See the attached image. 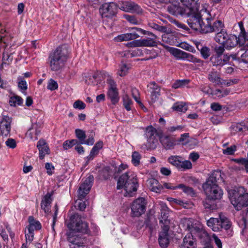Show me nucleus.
I'll list each match as a JSON object with an SVG mask.
<instances>
[{
  "mask_svg": "<svg viewBox=\"0 0 248 248\" xmlns=\"http://www.w3.org/2000/svg\"><path fill=\"white\" fill-rule=\"evenodd\" d=\"M209 5L207 3L203 2L198 6V9L190 12L189 14H186V16L189 17L187 22L190 27L195 30L199 31L203 33L204 27H206V22L202 16V12L209 13L207 10Z\"/></svg>",
  "mask_w": 248,
  "mask_h": 248,
  "instance_id": "nucleus-1",
  "label": "nucleus"
},
{
  "mask_svg": "<svg viewBox=\"0 0 248 248\" xmlns=\"http://www.w3.org/2000/svg\"><path fill=\"white\" fill-rule=\"evenodd\" d=\"M220 177V171L214 170L206 182L203 184L202 187L208 199L217 200L221 198L223 194L222 191L217 184V180Z\"/></svg>",
  "mask_w": 248,
  "mask_h": 248,
  "instance_id": "nucleus-2",
  "label": "nucleus"
},
{
  "mask_svg": "<svg viewBox=\"0 0 248 248\" xmlns=\"http://www.w3.org/2000/svg\"><path fill=\"white\" fill-rule=\"evenodd\" d=\"M138 183L135 174L131 171H128L119 177L117 188L118 189L123 188L125 191V196H133L137 190Z\"/></svg>",
  "mask_w": 248,
  "mask_h": 248,
  "instance_id": "nucleus-3",
  "label": "nucleus"
},
{
  "mask_svg": "<svg viewBox=\"0 0 248 248\" xmlns=\"http://www.w3.org/2000/svg\"><path fill=\"white\" fill-rule=\"evenodd\" d=\"M68 48L66 45L58 47L48 57L51 70L57 71L62 68L68 59Z\"/></svg>",
  "mask_w": 248,
  "mask_h": 248,
  "instance_id": "nucleus-4",
  "label": "nucleus"
},
{
  "mask_svg": "<svg viewBox=\"0 0 248 248\" xmlns=\"http://www.w3.org/2000/svg\"><path fill=\"white\" fill-rule=\"evenodd\" d=\"M229 194L231 202L237 210L248 206V193L243 187L236 188Z\"/></svg>",
  "mask_w": 248,
  "mask_h": 248,
  "instance_id": "nucleus-5",
  "label": "nucleus"
},
{
  "mask_svg": "<svg viewBox=\"0 0 248 248\" xmlns=\"http://www.w3.org/2000/svg\"><path fill=\"white\" fill-rule=\"evenodd\" d=\"M207 225L214 232H218L222 228L228 230L231 226L230 221L223 213L219 214L218 218L211 217L207 220Z\"/></svg>",
  "mask_w": 248,
  "mask_h": 248,
  "instance_id": "nucleus-6",
  "label": "nucleus"
},
{
  "mask_svg": "<svg viewBox=\"0 0 248 248\" xmlns=\"http://www.w3.org/2000/svg\"><path fill=\"white\" fill-rule=\"evenodd\" d=\"M93 181V175H90L79 186L78 190V198L80 200L78 202V209L83 211L86 207L85 202L81 201L89 193Z\"/></svg>",
  "mask_w": 248,
  "mask_h": 248,
  "instance_id": "nucleus-7",
  "label": "nucleus"
},
{
  "mask_svg": "<svg viewBox=\"0 0 248 248\" xmlns=\"http://www.w3.org/2000/svg\"><path fill=\"white\" fill-rule=\"evenodd\" d=\"M132 30H136L137 32L141 33L143 34H147L151 36V37L150 38H147L133 41L132 42L133 46L153 47L157 46V43L156 41L157 37L153 33L148 31L142 30L140 28H132Z\"/></svg>",
  "mask_w": 248,
  "mask_h": 248,
  "instance_id": "nucleus-8",
  "label": "nucleus"
},
{
  "mask_svg": "<svg viewBox=\"0 0 248 248\" xmlns=\"http://www.w3.org/2000/svg\"><path fill=\"white\" fill-rule=\"evenodd\" d=\"M202 16H203V18L205 19L206 24V27H204L203 29V33H206L211 32L213 31H220L221 30H223V24L220 20H217L214 22L213 24H212V21L213 19V17L211 16L210 13H206L205 12H202Z\"/></svg>",
  "mask_w": 248,
  "mask_h": 248,
  "instance_id": "nucleus-9",
  "label": "nucleus"
},
{
  "mask_svg": "<svg viewBox=\"0 0 248 248\" xmlns=\"http://www.w3.org/2000/svg\"><path fill=\"white\" fill-rule=\"evenodd\" d=\"M146 202L144 198H139L133 201L131 205L132 217H140L146 211Z\"/></svg>",
  "mask_w": 248,
  "mask_h": 248,
  "instance_id": "nucleus-10",
  "label": "nucleus"
},
{
  "mask_svg": "<svg viewBox=\"0 0 248 248\" xmlns=\"http://www.w3.org/2000/svg\"><path fill=\"white\" fill-rule=\"evenodd\" d=\"M107 82L108 84V96L112 104H115L119 100V92L116 83L110 76H108Z\"/></svg>",
  "mask_w": 248,
  "mask_h": 248,
  "instance_id": "nucleus-11",
  "label": "nucleus"
},
{
  "mask_svg": "<svg viewBox=\"0 0 248 248\" xmlns=\"http://www.w3.org/2000/svg\"><path fill=\"white\" fill-rule=\"evenodd\" d=\"M231 58L233 60H236L237 56L236 55H230L228 54H224L223 55L212 56L210 61L213 66L221 67L229 63Z\"/></svg>",
  "mask_w": 248,
  "mask_h": 248,
  "instance_id": "nucleus-12",
  "label": "nucleus"
},
{
  "mask_svg": "<svg viewBox=\"0 0 248 248\" xmlns=\"http://www.w3.org/2000/svg\"><path fill=\"white\" fill-rule=\"evenodd\" d=\"M117 6L113 2L105 3L99 9L100 14L103 17H112L117 13Z\"/></svg>",
  "mask_w": 248,
  "mask_h": 248,
  "instance_id": "nucleus-13",
  "label": "nucleus"
},
{
  "mask_svg": "<svg viewBox=\"0 0 248 248\" xmlns=\"http://www.w3.org/2000/svg\"><path fill=\"white\" fill-rule=\"evenodd\" d=\"M12 119L7 115H2L0 118V136L7 137L11 128Z\"/></svg>",
  "mask_w": 248,
  "mask_h": 248,
  "instance_id": "nucleus-14",
  "label": "nucleus"
},
{
  "mask_svg": "<svg viewBox=\"0 0 248 248\" xmlns=\"http://www.w3.org/2000/svg\"><path fill=\"white\" fill-rule=\"evenodd\" d=\"M243 39L244 37L241 35L237 37L235 35L228 34L223 45L226 49L230 50L238 44L243 45V41H243Z\"/></svg>",
  "mask_w": 248,
  "mask_h": 248,
  "instance_id": "nucleus-15",
  "label": "nucleus"
},
{
  "mask_svg": "<svg viewBox=\"0 0 248 248\" xmlns=\"http://www.w3.org/2000/svg\"><path fill=\"white\" fill-rule=\"evenodd\" d=\"M184 226L186 229L190 232V234L196 233L202 229L200 223L192 218H185L183 220Z\"/></svg>",
  "mask_w": 248,
  "mask_h": 248,
  "instance_id": "nucleus-16",
  "label": "nucleus"
},
{
  "mask_svg": "<svg viewBox=\"0 0 248 248\" xmlns=\"http://www.w3.org/2000/svg\"><path fill=\"white\" fill-rule=\"evenodd\" d=\"M160 205L161 207V217L159 218V221L160 223L163 225V226H162V228L165 227L166 225L169 226L170 220L168 219V216L170 211L166 203L161 202Z\"/></svg>",
  "mask_w": 248,
  "mask_h": 248,
  "instance_id": "nucleus-17",
  "label": "nucleus"
},
{
  "mask_svg": "<svg viewBox=\"0 0 248 248\" xmlns=\"http://www.w3.org/2000/svg\"><path fill=\"white\" fill-rule=\"evenodd\" d=\"M146 136L147 138L148 141L152 144L151 147L155 148V143L157 140L156 139L157 131L152 126H149L146 129Z\"/></svg>",
  "mask_w": 248,
  "mask_h": 248,
  "instance_id": "nucleus-18",
  "label": "nucleus"
},
{
  "mask_svg": "<svg viewBox=\"0 0 248 248\" xmlns=\"http://www.w3.org/2000/svg\"><path fill=\"white\" fill-rule=\"evenodd\" d=\"M169 229V226L166 225L165 227L162 228V231L159 233L158 242L160 247L163 248H166L169 243L168 234Z\"/></svg>",
  "mask_w": 248,
  "mask_h": 248,
  "instance_id": "nucleus-19",
  "label": "nucleus"
},
{
  "mask_svg": "<svg viewBox=\"0 0 248 248\" xmlns=\"http://www.w3.org/2000/svg\"><path fill=\"white\" fill-rule=\"evenodd\" d=\"M41 128L37 123L33 124L30 128L26 134V137L32 140L37 139L38 136L40 134Z\"/></svg>",
  "mask_w": 248,
  "mask_h": 248,
  "instance_id": "nucleus-20",
  "label": "nucleus"
},
{
  "mask_svg": "<svg viewBox=\"0 0 248 248\" xmlns=\"http://www.w3.org/2000/svg\"><path fill=\"white\" fill-rule=\"evenodd\" d=\"M37 147L39 152V158L43 159L45 156L50 153V150L46 141L40 139L37 143Z\"/></svg>",
  "mask_w": 248,
  "mask_h": 248,
  "instance_id": "nucleus-21",
  "label": "nucleus"
},
{
  "mask_svg": "<svg viewBox=\"0 0 248 248\" xmlns=\"http://www.w3.org/2000/svg\"><path fill=\"white\" fill-rule=\"evenodd\" d=\"M121 10L125 12H132L137 11L139 6L131 1H121L117 5Z\"/></svg>",
  "mask_w": 248,
  "mask_h": 248,
  "instance_id": "nucleus-22",
  "label": "nucleus"
},
{
  "mask_svg": "<svg viewBox=\"0 0 248 248\" xmlns=\"http://www.w3.org/2000/svg\"><path fill=\"white\" fill-rule=\"evenodd\" d=\"M52 201V195L49 193H47L42 200L41 207L46 214H48L50 213Z\"/></svg>",
  "mask_w": 248,
  "mask_h": 248,
  "instance_id": "nucleus-23",
  "label": "nucleus"
},
{
  "mask_svg": "<svg viewBox=\"0 0 248 248\" xmlns=\"http://www.w3.org/2000/svg\"><path fill=\"white\" fill-rule=\"evenodd\" d=\"M168 12L172 15L178 16L179 15L186 16L188 14L186 11L185 10L184 7L179 4H172L168 6Z\"/></svg>",
  "mask_w": 248,
  "mask_h": 248,
  "instance_id": "nucleus-24",
  "label": "nucleus"
},
{
  "mask_svg": "<svg viewBox=\"0 0 248 248\" xmlns=\"http://www.w3.org/2000/svg\"><path fill=\"white\" fill-rule=\"evenodd\" d=\"M160 141L163 146L167 150L172 149L175 145V140L168 135H163L160 137Z\"/></svg>",
  "mask_w": 248,
  "mask_h": 248,
  "instance_id": "nucleus-25",
  "label": "nucleus"
},
{
  "mask_svg": "<svg viewBox=\"0 0 248 248\" xmlns=\"http://www.w3.org/2000/svg\"><path fill=\"white\" fill-rule=\"evenodd\" d=\"M181 248H196V243L193 235L187 233L184 237Z\"/></svg>",
  "mask_w": 248,
  "mask_h": 248,
  "instance_id": "nucleus-26",
  "label": "nucleus"
},
{
  "mask_svg": "<svg viewBox=\"0 0 248 248\" xmlns=\"http://www.w3.org/2000/svg\"><path fill=\"white\" fill-rule=\"evenodd\" d=\"M166 49L168 50L172 55H173L177 59L184 60L186 52L179 49L167 46L163 44L160 43Z\"/></svg>",
  "mask_w": 248,
  "mask_h": 248,
  "instance_id": "nucleus-27",
  "label": "nucleus"
},
{
  "mask_svg": "<svg viewBox=\"0 0 248 248\" xmlns=\"http://www.w3.org/2000/svg\"><path fill=\"white\" fill-rule=\"evenodd\" d=\"M181 2L185 6V10L186 11V13L189 14L191 11L197 10L198 9V4L197 3L198 0H180Z\"/></svg>",
  "mask_w": 248,
  "mask_h": 248,
  "instance_id": "nucleus-28",
  "label": "nucleus"
},
{
  "mask_svg": "<svg viewBox=\"0 0 248 248\" xmlns=\"http://www.w3.org/2000/svg\"><path fill=\"white\" fill-rule=\"evenodd\" d=\"M140 35L135 31L130 33H127L118 35L114 38V40L116 42H121L133 40L138 38Z\"/></svg>",
  "mask_w": 248,
  "mask_h": 248,
  "instance_id": "nucleus-29",
  "label": "nucleus"
},
{
  "mask_svg": "<svg viewBox=\"0 0 248 248\" xmlns=\"http://www.w3.org/2000/svg\"><path fill=\"white\" fill-rule=\"evenodd\" d=\"M248 130V127L243 123H237L232 124L230 127V131L232 135L236 134H241L244 131Z\"/></svg>",
  "mask_w": 248,
  "mask_h": 248,
  "instance_id": "nucleus-30",
  "label": "nucleus"
},
{
  "mask_svg": "<svg viewBox=\"0 0 248 248\" xmlns=\"http://www.w3.org/2000/svg\"><path fill=\"white\" fill-rule=\"evenodd\" d=\"M149 188L153 192L159 193L163 188L162 186L159 184L158 181L155 178H150L147 181Z\"/></svg>",
  "mask_w": 248,
  "mask_h": 248,
  "instance_id": "nucleus-31",
  "label": "nucleus"
},
{
  "mask_svg": "<svg viewBox=\"0 0 248 248\" xmlns=\"http://www.w3.org/2000/svg\"><path fill=\"white\" fill-rule=\"evenodd\" d=\"M29 226L27 228L28 230L34 232L35 230H39L41 228V225L39 221L35 220L32 216L29 217Z\"/></svg>",
  "mask_w": 248,
  "mask_h": 248,
  "instance_id": "nucleus-32",
  "label": "nucleus"
},
{
  "mask_svg": "<svg viewBox=\"0 0 248 248\" xmlns=\"http://www.w3.org/2000/svg\"><path fill=\"white\" fill-rule=\"evenodd\" d=\"M228 35V34L224 30H221V31L217 33L215 39L216 42L223 45Z\"/></svg>",
  "mask_w": 248,
  "mask_h": 248,
  "instance_id": "nucleus-33",
  "label": "nucleus"
},
{
  "mask_svg": "<svg viewBox=\"0 0 248 248\" xmlns=\"http://www.w3.org/2000/svg\"><path fill=\"white\" fill-rule=\"evenodd\" d=\"M236 55L237 58L236 60L239 61V62H243L248 63V50L245 51L241 50Z\"/></svg>",
  "mask_w": 248,
  "mask_h": 248,
  "instance_id": "nucleus-34",
  "label": "nucleus"
},
{
  "mask_svg": "<svg viewBox=\"0 0 248 248\" xmlns=\"http://www.w3.org/2000/svg\"><path fill=\"white\" fill-rule=\"evenodd\" d=\"M112 173V171L110 169V168L108 166H107L103 168L101 170H100L99 176L101 178L107 179L109 177Z\"/></svg>",
  "mask_w": 248,
  "mask_h": 248,
  "instance_id": "nucleus-35",
  "label": "nucleus"
},
{
  "mask_svg": "<svg viewBox=\"0 0 248 248\" xmlns=\"http://www.w3.org/2000/svg\"><path fill=\"white\" fill-rule=\"evenodd\" d=\"M123 101L124 106L126 110H130L131 109V107L133 104V102L127 94L125 93L123 95Z\"/></svg>",
  "mask_w": 248,
  "mask_h": 248,
  "instance_id": "nucleus-36",
  "label": "nucleus"
},
{
  "mask_svg": "<svg viewBox=\"0 0 248 248\" xmlns=\"http://www.w3.org/2000/svg\"><path fill=\"white\" fill-rule=\"evenodd\" d=\"M231 92V90L229 89H223L222 90L217 89L214 91L213 95L216 96L218 98H222L228 95Z\"/></svg>",
  "mask_w": 248,
  "mask_h": 248,
  "instance_id": "nucleus-37",
  "label": "nucleus"
},
{
  "mask_svg": "<svg viewBox=\"0 0 248 248\" xmlns=\"http://www.w3.org/2000/svg\"><path fill=\"white\" fill-rule=\"evenodd\" d=\"M172 109L177 112H185L187 108L186 104L183 102H177L175 103L172 107Z\"/></svg>",
  "mask_w": 248,
  "mask_h": 248,
  "instance_id": "nucleus-38",
  "label": "nucleus"
},
{
  "mask_svg": "<svg viewBox=\"0 0 248 248\" xmlns=\"http://www.w3.org/2000/svg\"><path fill=\"white\" fill-rule=\"evenodd\" d=\"M199 45H197V48L199 50H200L201 54L202 57L204 59H207L211 55L210 49L209 47L207 46H201V48L199 47Z\"/></svg>",
  "mask_w": 248,
  "mask_h": 248,
  "instance_id": "nucleus-39",
  "label": "nucleus"
},
{
  "mask_svg": "<svg viewBox=\"0 0 248 248\" xmlns=\"http://www.w3.org/2000/svg\"><path fill=\"white\" fill-rule=\"evenodd\" d=\"M192 168V164L189 160H183L181 158L178 169L181 170H186Z\"/></svg>",
  "mask_w": 248,
  "mask_h": 248,
  "instance_id": "nucleus-40",
  "label": "nucleus"
},
{
  "mask_svg": "<svg viewBox=\"0 0 248 248\" xmlns=\"http://www.w3.org/2000/svg\"><path fill=\"white\" fill-rule=\"evenodd\" d=\"M184 60L193 63H197L199 64H202V61L201 60L195 57L193 55L187 52H186V53Z\"/></svg>",
  "mask_w": 248,
  "mask_h": 248,
  "instance_id": "nucleus-41",
  "label": "nucleus"
},
{
  "mask_svg": "<svg viewBox=\"0 0 248 248\" xmlns=\"http://www.w3.org/2000/svg\"><path fill=\"white\" fill-rule=\"evenodd\" d=\"M189 80H177L172 85V87L174 89L183 88L188 84Z\"/></svg>",
  "mask_w": 248,
  "mask_h": 248,
  "instance_id": "nucleus-42",
  "label": "nucleus"
},
{
  "mask_svg": "<svg viewBox=\"0 0 248 248\" xmlns=\"http://www.w3.org/2000/svg\"><path fill=\"white\" fill-rule=\"evenodd\" d=\"M177 188L181 189L187 195L193 196L195 195V192L192 188L187 186L183 184H180L177 186Z\"/></svg>",
  "mask_w": 248,
  "mask_h": 248,
  "instance_id": "nucleus-43",
  "label": "nucleus"
},
{
  "mask_svg": "<svg viewBox=\"0 0 248 248\" xmlns=\"http://www.w3.org/2000/svg\"><path fill=\"white\" fill-rule=\"evenodd\" d=\"M23 100L19 96H14L10 99L9 103L11 106L20 105L23 103Z\"/></svg>",
  "mask_w": 248,
  "mask_h": 248,
  "instance_id": "nucleus-44",
  "label": "nucleus"
},
{
  "mask_svg": "<svg viewBox=\"0 0 248 248\" xmlns=\"http://www.w3.org/2000/svg\"><path fill=\"white\" fill-rule=\"evenodd\" d=\"M132 163L135 166H138L140 165L141 155L139 153L135 151L132 154Z\"/></svg>",
  "mask_w": 248,
  "mask_h": 248,
  "instance_id": "nucleus-45",
  "label": "nucleus"
},
{
  "mask_svg": "<svg viewBox=\"0 0 248 248\" xmlns=\"http://www.w3.org/2000/svg\"><path fill=\"white\" fill-rule=\"evenodd\" d=\"M75 133L77 138L79 140L80 143L82 144V142L86 138L85 131L80 129H77L75 130Z\"/></svg>",
  "mask_w": 248,
  "mask_h": 248,
  "instance_id": "nucleus-46",
  "label": "nucleus"
},
{
  "mask_svg": "<svg viewBox=\"0 0 248 248\" xmlns=\"http://www.w3.org/2000/svg\"><path fill=\"white\" fill-rule=\"evenodd\" d=\"M181 159V157L179 156H171L168 158V161L178 168Z\"/></svg>",
  "mask_w": 248,
  "mask_h": 248,
  "instance_id": "nucleus-47",
  "label": "nucleus"
},
{
  "mask_svg": "<svg viewBox=\"0 0 248 248\" xmlns=\"http://www.w3.org/2000/svg\"><path fill=\"white\" fill-rule=\"evenodd\" d=\"M128 69L129 68L126 64L122 63L120 66L118 74L121 77L124 76L127 74Z\"/></svg>",
  "mask_w": 248,
  "mask_h": 248,
  "instance_id": "nucleus-48",
  "label": "nucleus"
},
{
  "mask_svg": "<svg viewBox=\"0 0 248 248\" xmlns=\"http://www.w3.org/2000/svg\"><path fill=\"white\" fill-rule=\"evenodd\" d=\"M77 143L78 141L76 140H67L63 142L62 146L64 150H68Z\"/></svg>",
  "mask_w": 248,
  "mask_h": 248,
  "instance_id": "nucleus-49",
  "label": "nucleus"
},
{
  "mask_svg": "<svg viewBox=\"0 0 248 248\" xmlns=\"http://www.w3.org/2000/svg\"><path fill=\"white\" fill-rule=\"evenodd\" d=\"M131 94L135 100L141 106L143 107L142 103L139 100V93L138 89L133 88L131 89Z\"/></svg>",
  "mask_w": 248,
  "mask_h": 248,
  "instance_id": "nucleus-50",
  "label": "nucleus"
},
{
  "mask_svg": "<svg viewBox=\"0 0 248 248\" xmlns=\"http://www.w3.org/2000/svg\"><path fill=\"white\" fill-rule=\"evenodd\" d=\"M208 79L213 83H218L219 82V77L216 72H210L208 75Z\"/></svg>",
  "mask_w": 248,
  "mask_h": 248,
  "instance_id": "nucleus-51",
  "label": "nucleus"
},
{
  "mask_svg": "<svg viewBox=\"0 0 248 248\" xmlns=\"http://www.w3.org/2000/svg\"><path fill=\"white\" fill-rule=\"evenodd\" d=\"M236 151V146L235 145L231 146L222 150V152L225 155H232Z\"/></svg>",
  "mask_w": 248,
  "mask_h": 248,
  "instance_id": "nucleus-52",
  "label": "nucleus"
},
{
  "mask_svg": "<svg viewBox=\"0 0 248 248\" xmlns=\"http://www.w3.org/2000/svg\"><path fill=\"white\" fill-rule=\"evenodd\" d=\"M47 88L51 91H54L58 88V85L57 81L53 79L48 80Z\"/></svg>",
  "mask_w": 248,
  "mask_h": 248,
  "instance_id": "nucleus-53",
  "label": "nucleus"
},
{
  "mask_svg": "<svg viewBox=\"0 0 248 248\" xmlns=\"http://www.w3.org/2000/svg\"><path fill=\"white\" fill-rule=\"evenodd\" d=\"M184 126L178 125L177 126H172L167 128V131L169 133H173L175 131L182 132L183 130Z\"/></svg>",
  "mask_w": 248,
  "mask_h": 248,
  "instance_id": "nucleus-54",
  "label": "nucleus"
},
{
  "mask_svg": "<svg viewBox=\"0 0 248 248\" xmlns=\"http://www.w3.org/2000/svg\"><path fill=\"white\" fill-rule=\"evenodd\" d=\"M25 237L26 243H31L33 240L34 232L31 230H28V232H25Z\"/></svg>",
  "mask_w": 248,
  "mask_h": 248,
  "instance_id": "nucleus-55",
  "label": "nucleus"
},
{
  "mask_svg": "<svg viewBox=\"0 0 248 248\" xmlns=\"http://www.w3.org/2000/svg\"><path fill=\"white\" fill-rule=\"evenodd\" d=\"M225 47L223 45L215 46L214 49L215 54L212 56L223 55V52L225 51Z\"/></svg>",
  "mask_w": 248,
  "mask_h": 248,
  "instance_id": "nucleus-56",
  "label": "nucleus"
},
{
  "mask_svg": "<svg viewBox=\"0 0 248 248\" xmlns=\"http://www.w3.org/2000/svg\"><path fill=\"white\" fill-rule=\"evenodd\" d=\"M73 107L75 108H77L79 109H84L86 107L85 104L80 101V100H77L73 104Z\"/></svg>",
  "mask_w": 248,
  "mask_h": 248,
  "instance_id": "nucleus-57",
  "label": "nucleus"
},
{
  "mask_svg": "<svg viewBox=\"0 0 248 248\" xmlns=\"http://www.w3.org/2000/svg\"><path fill=\"white\" fill-rule=\"evenodd\" d=\"M45 168L46 170V172L48 175H51L54 171V167L50 163H46L45 164Z\"/></svg>",
  "mask_w": 248,
  "mask_h": 248,
  "instance_id": "nucleus-58",
  "label": "nucleus"
},
{
  "mask_svg": "<svg viewBox=\"0 0 248 248\" xmlns=\"http://www.w3.org/2000/svg\"><path fill=\"white\" fill-rule=\"evenodd\" d=\"M5 144L9 148L14 149L16 146V140L13 139H8L5 142Z\"/></svg>",
  "mask_w": 248,
  "mask_h": 248,
  "instance_id": "nucleus-59",
  "label": "nucleus"
},
{
  "mask_svg": "<svg viewBox=\"0 0 248 248\" xmlns=\"http://www.w3.org/2000/svg\"><path fill=\"white\" fill-rule=\"evenodd\" d=\"M201 90L206 94H212L213 95V91L208 85H202L200 87Z\"/></svg>",
  "mask_w": 248,
  "mask_h": 248,
  "instance_id": "nucleus-60",
  "label": "nucleus"
},
{
  "mask_svg": "<svg viewBox=\"0 0 248 248\" xmlns=\"http://www.w3.org/2000/svg\"><path fill=\"white\" fill-rule=\"evenodd\" d=\"M13 58L11 54H8L7 53L4 52L3 53L2 61L3 63H6V62H12Z\"/></svg>",
  "mask_w": 248,
  "mask_h": 248,
  "instance_id": "nucleus-61",
  "label": "nucleus"
},
{
  "mask_svg": "<svg viewBox=\"0 0 248 248\" xmlns=\"http://www.w3.org/2000/svg\"><path fill=\"white\" fill-rule=\"evenodd\" d=\"M18 86L20 89L23 91H25L27 89V84L26 81L23 79H21L18 83Z\"/></svg>",
  "mask_w": 248,
  "mask_h": 248,
  "instance_id": "nucleus-62",
  "label": "nucleus"
},
{
  "mask_svg": "<svg viewBox=\"0 0 248 248\" xmlns=\"http://www.w3.org/2000/svg\"><path fill=\"white\" fill-rule=\"evenodd\" d=\"M180 47L185 50L189 51L191 52H195V50L194 48L187 43H182L181 44Z\"/></svg>",
  "mask_w": 248,
  "mask_h": 248,
  "instance_id": "nucleus-63",
  "label": "nucleus"
},
{
  "mask_svg": "<svg viewBox=\"0 0 248 248\" xmlns=\"http://www.w3.org/2000/svg\"><path fill=\"white\" fill-rule=\"evenodd\" d=\"M160 91H153L151 94V98L152 102H155L160 95Z\"/></svg>",
  "mask_w": 248,
  "mask_h": 248,
  "instance_id": "nucleus-64",
  "label": "nucleus"
}]
</instances>
